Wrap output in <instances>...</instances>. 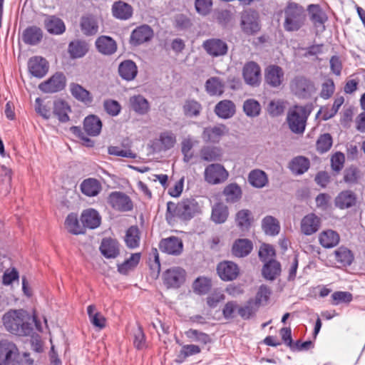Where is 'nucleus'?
I'll list each match as a JSON object with an SVG mask.
<instances>
[{"instance_id":"obj_5","label":"nucleus","mask_w":365,"mask_h":365,"mask_svg":"<svg viewBox=\"0 0 365 365\" xmlns=\"http://www.w3.org/2000/svg\"><path fill=\"white\" fill-rule=\"evenodd\" d=\"M291 92L299 98L307 99L315 92L316 87L312 81L304 76H296L290 83Z\"/></svg>"},{"instance_id":"obj_59","label":"nucleus","mask_w":365,"mask_h":365,"mask_svg":"<svg viewBox=\"0 0 365 365\" xmlns=\"http://www.w3.org/2000/svg\"><path fill=\"white\" fill-rule=\"evenodd\" d=\"M308 11L310 14V19L314 24H322L326 21V15L319 5H309Z\"/></svg>"},{"instance_id":"obj_23","label":"nucleus","mask_w":365,"mask_h":365,"mask_svg":"<svg viewBox=\"0 0 365 365\" xmlns=\"http://www.w3.org/2000/svg\"><path fill=\"white\" fill-rule=\"evenodd\" d=\"M44 27L51 34L61 35L66 31L63 21L56 16L44 15Z\"/></svg>"},{"instance_id":"obj_6","label":"nucleus","mask_w":365,"mask_h":365,"mask_svg":"<svg viewBox=\"0 0 365 365\" xmlns=\"http://www.w3.org/2000/svg\"><path fill=\"white\" fill-rule=\"evenodd\" d=\"M240 28L242 31L248 36L257 34L261 29L259 14L252 9H247L241 13Z\"/></svg>"},{"instance_id":"obj_16","label":"nucleus","mask_w":365,"mask_h":365,"mask_svg":"<svg viewBox=\"0 0 365 365\" xmlns=\"http://www.w3.org/2000/svg\"><path fill=\"white\" fill-rule=\"evenodd\" d=\"M153 36V31L148 25H142L135 29L130 35V42L133 46H138L149 41Z\"/></svg>"},{"instance_id":"obj_47","label":"nucleus","mask_w":365,"mask_h":365,"mask_svg":"<svg viewBox=\"0 0 365 365\" xmlns=\"http://www.w3.org/2000/svg\"><path fill=\"white\" fill-rule=\"evenodd\" d=\"M65 226L67 230L73 235H80L85 232L83 225H80L78 216L74 213H71L67 216Z\"/></svg>"},{"instance_id":"obj_8","label":"nucleus","mask_w":365,"mask_h":365,"mask_svg":"<svg viewBox=\"0 0 365 365\" xmlns=\"http://www.w3.org/2000/svg\"><path fill=\"white\" fill-rule=\"evenodd\" d=\"M285 81L284 71L277 65H269L264 69V84L272 88L280 89Z\"/></svg>"},{"instance_id":"obj_43","label":"nucleus","mask_w":365,"mask_h":365,"mask_svg":"<svg viewBox=\"0 0 365 365\" xmlns=\"http://www.w3.org/2000/svg\"><path fill=\"white\" fill-rule=\"evenodd\" d=\"M229 215L228 208L225 204L220 202L215 204L212 210L211 219L217 224L224 223Z\"/></svg>"},{"instance_id":"obj_28","label":"nucleus","mask_w":365,"mask_h":365,"mask_svg":"<svg viewBox=\"0 0 365 365\" xmlns=\"http://www.w3.org/2000/svg\"><path fill=\"white\" fill-rule=\"evenodd\" d=\"M118 73L123 79L132 81L135 78L138 73V68L133 61L125 60L120 63L118 66Z\"/></svg>"},{"instance_id":"obj_56","label":"nucleus","mask_w":365,"mask_h":365,"mask_svg":"<svg viewBox=\"0 0 365 365\" xmlns=\"http://www.w3.org/2000/svg\"><path fill=\"white\" fill-rule=\"evenodd\" d=\"M243 110L247 116L254 118L259 115L261 106L256 100L247 99L244 102Z\"/></svg>"},{"instance_id":"obj_25","label":"nucleus","mask_w":365,"mask_h":365,"mask_svg":"<svg viewBox=\"0 0 365 365\" xmlns=\"http://www.w3.org/2000/svg\"><path fill=\"white\" fill-rule=\"evenodd\" d=\"M215 113L220 118H230L235 113V105L230 100L220 101L215 107Z\"/></svg>"},{"instance_id":"obj_41","label":"nucleus","mask_w":365,"mask_h":365,"mask_svg":"<svg viewBox=\"0 0 365 365\" xmlns=\"http://www.w3.org/2000/svg\"><path fill=\"white\" fill-rule=\"evenodd\" d=\"M88 51V44L85 41L78 40L71 41L68 48V51L72 58H82L87 53Z\"/></svg>"},{"instance_id":"obj_39","label":"nucleus","mask_w":365,"mask_h":365,"mask_svg":"<svg viewBox=\"0 0 365 365\" xmlns=\"http://www.w3.org/2000/svg\"><path fill=\"white\" fill-rule=\"evenodd\" d=\"M262 228L266 235L275 236L279 232L280 225L277 219L267 215L262 220Z\"/></svg>"},{"instance_id":"obj_18","label":"nucleus","mask_w":365,"mask_h":365,"mask_svg":"<svg viewBox=\"0 0 365 365\" xmlns=\"http://www.w3.org/2000/svg\"><path fill=\"white\" fill-rule=\"evenodd\" d=\"M160 250L165 253L173 255H180L183 248L182 240L177 237L163 239L160 242Z\"/></svg>"},{"instance_id":"obj_22","label":"nucleus","mask_w":365,"mask_h":365,"mask_svg":"<svg viewBox=\"0 0 365 365\" xmlns=\"http://www.w3.org/2000/svg\"><path fill=\"white\" fill-rule=\"evenodd\" d=\"M95 45L99 53L106 56L115 53L117 50L115 41L108 36H99L96 39Z\"/></svg>"},{"instance_id":"obj_46","label":"nucleus","mask_w":365,"mask_h":365,"mask_svg":"<svg viewBox=\"0 0 365 365\" xmlns=\"http://www.w3.org/2000/svg\"><path fill=\"white\" fill-rule=\"evenodd\" d=\"M158 140L160 143V150L164 151L173 148L177 143L176 135L171 130L160 133Z\"/></svg>"},{"instance_id":"obj_7","label":"nucleus","mask_w":365,"mask_h":365,"mask_svg":"<svg viewBox=\"0 0 365 365\" xmlns=\"http://www.w3.org/2000/svg\"><path fill=\"white\" fill-rule=\"evenodd\" d=\"M16 344L8 340L0 341V365H24Z\"/></svg>"},{"instance_id":"obj_4","label":"nucleus","mask_w":365,"mask_h":365,"mask_svg":"<svg viewBox=\"0 0 365 365\" xmlns=\"http://www.w3.org/2000/svg\"><path fill=\"white\" fill-rule=\"evenodd\" d=\"M309 112L304 106H295L287 112V123L290 130L302 135L304 133Z\"/></svg>"},{"instance_id":"obj_11","label":"nucleus","mask_w":365,"mask_h":365,"mask_svg":"<svg viewBox=\"0 0 365 365\" xmlns=\"http://www.w3.org/2000/svg\"><path fill=\"white\" fill-rule=\"evenodd\" d=\"M108 204L115 210L126 212L133 209V202L125 194L120 192H113L108 199Z\"/></svg>"},{"instance_id":"obj_29","label":"nucleus","mask_w":365,"mask_h":365,"mask_svg":"<svg viewBox=\"0 0 365 365\" xmlns=\"http://www.w3.org/2000/svg\"><path fill=\"white\" fill-rule=\"evenodd\" d=\"M339 240V235L332 230L323 231L319 237V243L324 248H331L336 246Z\"/></svg>"},{"instance_id":"obj_33","label":"nucleus","mask_w":365,"mask_h":365,"mask_svg":"<svg viewBox=\"0 0 365 365\" xmlns=\"http://www.w3.org/2000/svg\"><path fill=\"white\" fill-rule=\"evenodd\" d=\"M112 11L115 18L123 20L130 19L133 14L131 6L121 1L113 4Z\"/></svg>"},{"instance_id":"obj_53","label":"nucleus","mask_w":365,"mask_h":365,"mask_svg":"<svg viewBox=\"0 0 365 365\" xmlns=\"http://www.w3.org/2000/svg\"><path fill=\"white\" fill-rule=\"evenodd\" d=\"M259 308V307L251 299L245 306L239 307L237 313L242 319H248L256 314Z\"/></svg>"},{"instance_id":"obj_20","label":"nucleus","mask_w":365,"mask_h":365,"mask_svg":"<svg viewBox=\"0 0 365 365\" xmlns=\"http://www.w3.org/2000/svg\"><path fill=\"white\" fill-rule=\"evenodd\" d=\"M357 202V196L353 191L346 190L340 192L334 199L336 207L344 210L354 207Z\"/></svg>"},{"instance_id":"obj_19","label":"nucleus","mask_w":365,"mask_h":365,"mask_svg":"<svg viewBox=\"0 0 365 365\" xmlns=\"http://www.w3.org/2000/svg\"><path fill=\"white\" fill-rule=\"evenodd\" d=\"M228 133V128L223 124L213 127L205 128L202 132V138L205 142L218 143L221 138Z\"/></svg>"},{"instance_id":"obj_9","label":"nucleus","mask_w":365,"mask_h":365,"mask_svg":"<svg viewBox=\"0 0 365 365\" xmlns=\"http://www.w3.org/2000/svg\"><path fill=\"white\" fill-rule=\"evenodd\" d=\"M228 178V172L223 165L213 163L207 165L204 171L205 180L210 185H217L225 182Z\"/></svg>"},{"instance_id":"obj_42","label":"nucleus","mask_w":365,"mask_h":365,"mask_svg":"<svg viewBox=\"0 0 365 365\" xmlns=\"http://www.w3.org/2000/svg\"><path fill=\"white\" fill-rule=\"evenodd\" d=\"M262 275L267 280H274L281 272V265L276 260L269 259L262 268Z\"/></svg>"},{"instance_id":"obj_35","label":"nucleus","mask_w":365,"mask_h":365,"mask_svg":"<svg viewBox=\"0 0 365 365\" xmlns=\"http://www.w3.org/2000/svg\"><path fill=\"white\" fill-rule=\"evenodd\" d=\"M83 128L88 135L96 136L101 130L102 123L97 116L89 115L84 120Z\"/></svg>"},{"instance_id":"obj_17","label":"nucleus","mask_w":365,"mask_h":365,"mask_svg":"<svg viewBox=\"0 0 365 365\" xmlns=\"http://www.w3.org/2000/svg\"><path fill=\"white\" fill-rule=\"evenodd\" d=\"M219 277L224 281H232L239 274L238 266L230 261L220 262L217 267Z\"/></svg>"},{"instance_id":"obj_34","label":"nucleus","mask_w":365,"mask_h":365,"mask_svg":"<svg viewBox=\"0 0 365 365\" xmlns=\"http://www.w3.org/2000/svg\"><path fill=\"white\" fill-rule=\"evenodd\" d=\"M101 190L100 182L94 178L84 180L81 184V192L89 197L97 195Z\"/></svg>"},{"instance_id":"obj_60","label":"nucleus","mask_w":365,"mask_h":365,"mask_svg":"<svg viewBox=\"0 0 365 365\" xmlns=\"http://www.w3.org/2000/svg\"><path fill=\"white\" fill-rule=\"evenodd\" d=\"M201 349L199 346L195 344H187L182 346L178 357L180 362L183 361L187 357L200 353Z\"/></svg>"},{"instance_id":"obj_61","label":"nucleus","mask_w":365,"mask_h":365,"mask_svg":"<svg viewBox=\"0 0 365 365\" xmlns=\"http://www.w3.org/2000/svg\"><path fill=\"white\" fill-rule=\"evenodd\" d=\"M332 145V138L330 134L324 133L322 135L317 141V149L321 153H324L328 151Z\"/></svg>"},{"instance_id":"obj_64","label":"nucleus","mask_w":365,"mask_h":365,"mask_svg":"<svg viewBox=\"0 0 365 365\" xmlns=\"http://www.w3.org/2000/svg\"><path fill=\"white\" fill-rule=\"evenodd\" d=\"M110 155L134 159L136 154L130 149L123 150L118 146H110L108 149Z\"/></svg>"},{"instance_id":"obj_21","label":"nucleus","mask_w":365,"mask_h":365,"mask_svg":"<svg viewBox=\"0 0 365 365\" xmlns=\"http://www.w3.org/2000/svg\"><path fill=\"white\" fill-rule=\"evenodd\" d=\"M321 220L314 213L304 216L301 221V231L305 235H311L318 231L320 227Z\"/></svg>"},{"instance_id":"obj_40","label":"nucleus","mask_w":365,"mask_h":365,"mask_svg":"<svg viewBox=\"0 0 365 365\" xmlns=\"http://www.w3.org/2000/svg\"><path fill=\"white\" fill-rule=\"evenodd\" d=\"M205 91L210 96H221L224 92L225 84L218 77H211L205 82Z\"/></svg>"},{"instance_id":"obj_32","label":"nucleus","mask_w":365,"mask_h":365,"mask_svg":"<svg viewBox=\"0 0 365 365\" xmlns=\"http://www.w3.org/2000/svg\"><path fill=\"white\" fill-rule=\"evenodd\" d=\"M199 141L191 135L185 137L181 141V152L183 155V160L189 163L193 158L194 155L192 149L198 145Z\"/></svg>"},{"instance_id":"obj_57","label":"nucleus","mask_w":365,"mask_h":365,"mask_svg":"<svg viewBox=\"0 0 365 365\" xmlns=\"http://www.w3.org/2000/svg\"><path fill=\"white\" fill-rule=\"evenodd\" d=\"M271 295V289L267 285H261L253 301L259 306H264L267 304Z\"/></svg>"},{"instance_id":"obj_24","label":"nucleus","mask_w":365,"mask_h":365,"mask_svg":"<svg viewBox=\"0 0 365 365\" xmlns=\"http://www.w3.org/2000/svg\"><path fill=\"white\" fill-rule=\"evenodd\" d=\"M42 38L43 31L36 26H29L22 34V41L28 45H37L41 41Z\"/></svg>"},{"instance_id":"obj_44","label":"nucleus","mask_w":365,"mask_h":365,"mask_svg":"<svg viewBox=\"0 0 365 365\" xmlns=\"http://www.w3.org/2000/svg\"><path fill=\"white\" fill-rule=\"evenodd\" d=\"M292 172L297 175L305 173L309 168V161L307 158L298 156L292 159L289 165Z\"/></svg>"},{"instance_id":"obj_10","label":"nucleus","mask_w":365,"mask_h":365,"mask_svg":"<svg viewBox=\"0 0 365 365\" xmlns=\"http://www.w3.org/2000/svg\"><path fill=\"white\" fill-rule=\"evenodd\" d=\"M242 77L246 84L258 87L262 80L260 66L255 61L247 62L242 68Z\"/></svg>"},{"instance_id":"obj_55","label":"nucleus","mask_w":365,"mask_h":365,"mask_svg":"<svg viewBox=\"0 0 365 365\" xmlns=\"http://www.w3.org/2000/svg\"><path fill=\"white\" fill-rule=\"evenodd\" d=\"M185 334L190 341L198 342L202 345H205L211 341V339L208 334L196 329H190L186 331Z\"/></svg>"},{"instance_id":"obj_52","label":"nucleus","mask_w":365,"mask_h":365,"mask_svg":"<svg viewBox=\"0 0 365 365\" xmlns=\"http://www.w3.org/2000/svg\"><path fill=\"white\" fill-rule=\"evenodd\" d=\"M223 195L227 202H235L241 198L242 190L238 185L232 183L225 187Z\"/></svg>"},{"instance_id":"obj_27","label":"nucleus","mask_w":365,"mask_h":365,"mask_svg":"<svg viewBox=\"0 0 365 365\" xmlns=\"http://www.w3.org/2000/svg\"><path fill=\"white\" fill-rule=\"evenodd\" d=\"M100 250L106 258H115L119 255L118 243L115 240L105 238L102 240Z\"/></svg>"},{"instance_id":"obj_31","label":"nucleus","mask_w":365,"mask_h":365,"mask_svg":"<svg viewBox=\"0 0 365 365\" xmlns=\"http://www.w3.org/2000/svg\"><path fill=\"white\" fill-rule=\"evenodd\" d=\"M83 227L94 229L99 226L101 217L98 212L93 209H88L83 212L81 217Z\"/></svg>"},{"instance_id":"obj_1","label":"nucleus","mask_w":365,"mask_h":365,"mask_svg":"<svg viewBox=\"0 0 365 365\" xmlns=\"http://www.w3.org/2000/svg\"><path fill=\"white\" fill-rule=\"evenodd\" d=\"M5 329L13 334L18 336L31 335L34 330V324L36 329L42 331L41 323L36 316H31L23 309L10 310L5 313L2 318Z\"/></svg>"},{"instance_id":"obj_50","label":"nucleus","mask_w":365,"mask_h":365,"mask_svg":"<svg viewBox=\"0 0 365 365\" xmlns=\"http://www.w3.org/2000/svg\"><path fill=\"white\" fill-rule=\"evenodd\" d=\"M140 259V253L132 254L129 259L124 261L122 264H118V271L123 274H128L138 264Z\"/></svg>"},{"instance_id":"obj_12","label":"nucleus","mask_w":365,"mask_h":365,"mask_svg":"<svg viewBox=\"0 0 365 365\" xmlns=\"http://www.w3.org/2000/svg\"><path fill=\"white\" fill-rule=\"evenodd\" d=\"M185 272L180 267L168 269L163 274L164 284L168 288H178L185 281Z\"/></svg>"},{"instance_id":"obj_30","label":"nucleus","mask_w":365,"mask_h":365,"mask_svg":"<svg viewBox=\"0 0 365 365\" xmlns=\"http://www.w3.org/2000/svg\"><path fill=\"white\" fill-rule=\"evenodd\" d=\"M252 243L247 239H238L232 245V254L237 257H244L248 255L252 250Z\"/></svg>"},{"instance_id":"obj_14","label":"nucleus","mask_w":365,"mask_h":365,"mask_svg":"<svg viewBox=\"0 0 365 365\" xmlns=\"http://www.w3.org/2000/svg\"><path fill=\"white\" fill-rule=\"evenodd\" d=\"M202 47L212 57L225 56L228 50L227 43L219 38H210L205 41Z\"/></svg>"},{"instance_id":"obj_49","label":"nucleus","mask_w":365,"mask_h":365,"mask_svg":"<svg viewBox=\"0 0 365 365\" xmlns=\"http://www.w3.org/2000/svg\"><path fill=\"white\" fill-rule=\"evenodd\" d=\"M140 230L136 226H131L126 231L125 242L128 247L135 249L139 246Z\"/></svg>"},{"instance_id":"obj_13","label":"nucleus","mask_w":365,"mask_h":365,"mask_svg":"<svg viewBox=\"0 0 365 365\" xmlns=\"http://www.w3.org/2000/svg\"><path fill=\"white\" fill-rule=\"evenodd\" d=\"M66 86V78L63 73H56L48 81L39 85V89L44 93H56L64 88Z\"/></svg>"},{"instance_id":"obj_48","label":"nucleus","mask_w":365,"mask_h":365,"mask_svg":"<svg viewBox=\"0 0 365 365\" xmlns=\"http://www.w3.org/2000/svg\"><path fill=\"white\" fill-rule=\"evenodd\" d=\"M201 110V104L195 100H187L182 106L183 113L188 118L197 117Z\"/></svg>"},{"instance_id":"obj_26","label":"nucleus","mask_w":365,"mask_h":365,"mask_svg":"<svg viewBox=\"0 0 365 365\" xmlns=\"http://www.w3.org/2000/svg\"><path fill=\"white\" fill-rule=\"evenodd\" d=\"M249 183L255 188H262L269 182L267 173L260 169L251 170L247 177Z\"/></svg>"},{"instance_id":"obj_37","label":"nucleus","mask_w":365,"mask_h":365,"mask_svg":"<svg viewBox=\"0 0 365 365\" xmlns=\"http://www.w3.org/2000/svg\"><path fill=\"white\" fill-rule=\"evenodd\" d=\"M130 108L137 113L144 115L149 110L148 101L141 95L131 96L129 99Z\"/></svg>"},{"instance_id":"obj_63","label":"nucleus","mask_w":365,"mask_h":365,"mask_svg":"<svg viewBox=\"0 0 365 365\" xmlns=\"http://www.w3.org/2000/svg\"><path fill=\"white\" fill-rule=\"evenodd\" d=\"M211 287V282L205 277H199L193 283V288L199 294L207 293Z\"/></svg>"},{"instance_id":"obj_51","label":"nucleus","mask_w":365,"mask_h":365,"mask_svg":"<svg viewBox=\"0 0 365 365\" xmlns=\"http://www.w3.org/2000/svg\"><path fill=\"white\" fill-rule=\"evenodd\" d=\"M71 92L75 98L85 103L86 104H88L92 102V97L89 91L78 84H71Z\"/></svg>"},{"instance_id":"obj_38","label":"nucleus","mask_w":365,"mask_h":365,"mask_svg":"<svg viewBox=\"0 0 365 365\" xmlns=\"http://www.w3.org/2000/svg\"><path fill=\"white\" fill-rule=\"evenodd\" d=\"M71 112L68 104L62 100H58L53 103V114L57 116L61 123H66L69 120L68 113Z\"/></svg>"},{"instance_id":"obj_3","label":"nucleus","mask_w":365,"mask_h":365,"mask_svg":"<svg viewBox=\"0 0 365 365\" xmlns=\"http://www.w3.org/2000/svg\"><path fill=\"white\" fill-rule=\"evenodd\" d=\"M284 29L287 32L298 31L305 24L307 14L304 7L295 2L289 1L284 7Z\"/></svg>"},{"instance_id":"obj_62","label":"nucleus","mask_w":365,"mask_h":365,"mask_svg":"<svg viewBox=\"0 0 365 365\" xmlns=\"http://www.w3.org/2000/svg\"><path fill=\"white\" fill-rule=\"evenodd\" d=\"M360 178L359 170L355 167L346 168L344 173V180L349 185H355Z\"/></svg>"},{"instance_id":"obj_15","label":"nucleus","mask_w":365,"mask_h":365,"mask_svg":"<svg viewBox=\"0 0 365 365\" xmlns=\"http://www.w3.org/2000/svg\"><path fill=\"white\" fill-rule=\"evenodd\" d=\"M29 73L34 77L43 78L48 71L47 61L41 56H33L28 61Z\"/></svg>"},{"instance_id":"obj_45","label":"nucleus","mask_w":365,"mask_h":365,"mask_svg":"<svg viewBox=\"0 0 365 365\" xmlns=\"http://www.w3.org/2000/svg\"><path fill=\"white\" fill-rule=\"evenodd\" d=\"M335 260L343 266L350 265L354 260V255L350 250L340 247L334 252Z\"/></svg>"},{"instance_id":"obj_36","label":"nucleus","mask_w":365,"mask_h":365,"mask_svg":"<svg viewBox=\"0 0 365 365\" xmlns=\"http://www.w3.org/2000/svg\"><path fill=\"white\" fill-rule=\"evenodd\" d=\"M200 156L205 161H217L221 160L222 150L219 147L204 146L200 151Z\"/></svg>"},{"instance_id":"obj_54","label":"nucleus","mask_w":365,"mask_h":365,"mask_svg":"<svg viewBox=\"0 0 365 365\" xmlns=\"http://www.w3.org/2000/svg\"><path fill=\"white\" fill-rule=\"evenodd\" d=\"M81 30L86 35H93L98 32V26L96 19L91 16H84L81 21Z\"/></svg>"},{"instance_id":"obj_2","label":"nucleus","mask_w":365,"mask_h":365,"mask_svg":"<svg viewBox=\"0 0 365 365\" xmlns=\"http://www.w3.org/2000/svg\"><path fill=\"white\" fill-rule=\"evenodd\" d=\"M200 212V207L197 202L194 199H185L175 203L168 202L167 203V212L165 214L166 220L169 223L178 218L182 220H189L197 213Z\"/></svg>"},{"instance_id":"obj_58","label":"nucleus","mask_w":365,"mask_h":365,"mask_svg":"<svg viewBox=\"0 0 365 365\" xmlns=\"http://www.w3.org/2000/svg\"><path fill=\"white\" fill-rule=\"evenodd\" d=\"M251 212L249 210H241L236 214V222L242 230H247L251 223Z\"/></svg>"}]
</instances>
